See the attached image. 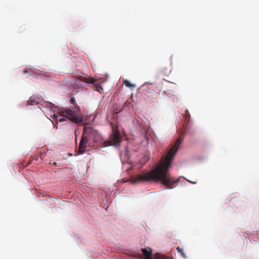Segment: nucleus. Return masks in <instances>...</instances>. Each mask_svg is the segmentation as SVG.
I'll use <instances>...</instances> for the list:
<instances>
[{
	"mask_svg": "<svg viewBox=\"0 0 259 259\" xmlns=\"http://www.w3.org/2000/svg\"><path fill=\"white\" fill-rule=\"evenodd\" d=\"M177 250L181 255L182 256H183V257H185V258L186 257V255L185 253H184V251L183 250V249L181 248H180V247H178L177 248Z\"/></svg>",
	"mask_w": 259,
	"mask_h": 259,
	"instance_id": "9",
	"label": "nucleus"
},
{
	"mask_svg": "<svg viewBox=\"0 0 259 259\" xmlns=\"http://www.w3.org/2000/svg\"><path fill=\"white\" fill-rule=\"evenodd\" d=\"M120 135L118 131H113V134L110 138V141L108 142L109 145L117 146L120 141Z\"/></svg>",
	"mask_w": 259,
	"mask_h": 259,
	"instance_id": "5",
	"label": "nucleus"
},
{
	"mask_svg": "<svg viewBox=\"0 0 259 259\" xmlns=\"http://www.w3.org/2000/svg\"><path fill=\"white\" fill-rule=\"evenodd\" d=\"M92 146V141L85 135H82L78 147V153L83 154L85 152V149L87 147Z\"/></svg>",
	"mask_w": 259,
	"mask_h": 259,
	"instance_id": "3",
	"label": "nucleus"
},
{
	"mask_svg": "<svg viewBox=\"0 0 259 259\" xmlns=\"http://www.w3.org/2000/svg\"><path fill=\"white\" fill-rule=\"evenodd\" d=\"M70 102L72 104H74V103H75V99L74 98H71L70 99Z\"/></svg>",
	"mask_w": 259,
	"mask_h": 259,
	"instance_id": "13",
	"label": "nucleus"
},
{
	"mask_svg": "<svg viewBox=\"0 0 259 259\" xmlns=\"http://www.w3.org/2000/svg\"><path fill=\"white\" fill-rule=\"evenodd\" d=\"M38 98L36 96H33L30 97L29 100L27 101V105H34L38 103Z\"/></svg>",
	"mask_w": 259,
	"mask_h": 259,
	"instance_id": "7",
	"label": "nucleus"
},
{
	"mask_svg": "<svg viewBox=\"0 0 259 259\" xmlns=\"http://www.w3.org/2000/svg\"><path fill=\"white\" fill-rule=\"evenodd\" d=\"M49 104L51 110L53 112H55L56 111V107L54 104H53L51 103H50Z\"/></svg>",
	"mask_w": 259,
	"mask_h": 259,
	"instance_id": "10",
	"label": "nucleus"
},
{
	"mask_svg": "<svg viewBox=\"0 0 259 259\" xmlns=\"http://www.w3.org/2000/svg\"><path fill=\"white\" fill-rule=\"evenodd\" d=\"M141 251L145 257V259H150L152 255V251L151 249L149 250L146 248H142Z\"/></svg>",
	"mask_w": 259,
	"mask_h": 259,
	"instance_id": "8",
	"label": "nucleus"
},
{
	"mask_svg": "<svg viewBox=\"0 0 259 259\" xmlns=\"http://www.w3.org/2000/svg\"><path fill=\"white\" fill-rule=\"evenodd\" d=\"M124 83L126 87H132V84H131V83L127 80H124Z\"/></svg>",
	"mask_w": 259,
	"mask_h": 259,
	"instance_id": "11",
	"label": "nucleus"
},
{
	"mask_svg": "<svg viewBox=\"0 0 259 259\" xmlns=\"http://www.w3.org/2000/svg\"><path fill=\"white\" fill-rule=\"evenodd\" d=\"M27 72H28V71H27V70H26H26H24L23 71V73H26Z\"/></svg>",
	"mask_w": 259,
	"mask_h": 259,
	"instance_id": "14",
	"label": "nucleus"
},
{
	"mask_svg": "<svg viewBox=\"0 0 259 259\" xmlns=\"http://www.w3.org/2000/svg\"><path fill=\"white\" fill-rule=\"evenodd\" d=\"M55 126L56 127V128H58V126H57V125L56 124L55 125Z\"/></svg>",
	"mask_w": 259,
	"mask_h": 259,
	"instance_id": "15",
	"label": "nucleus"
},
{
	"mask_svg": "<svg viewBox=\"0 0 259 259\" xmlns=\"http://www.w3.org/2000/svg\"><path fill=\"white\" fill-rule=\"evenodd\" d=\"M181 142L182 140L178 138L175 144L165 156L161 157L154 168L147 173L132 177L130 180L131 183L138 184L144 181H154L159 182L168 188H171L177 181L171 177L169 168Z\"/></svg>",
	"mask_w": 259,
	"mask_h": 259,
	"instance_id": "1",
	"label": "nucleus"
},
{
	"mask_svg": "<svg viewBox=\"0 0 259 259\" xmlns=\"http://www.w3.org/2000/svg\"><path fill=\"white\" fill-rule=\"evenodd\" d=\"M155 257L156 259H163V256L157 253L155 254Z\"/></svg>",
	"mask_w": 259,
	"mask_h": 259,
	"instance_id": "12",
	"label": "nucleus"
},
{
	"mask_svg": "<svg viewBox=\"0 0 259 259\" xmlns=\"http://www.w3.org/2000/svg\"><path fill=\"white\" fill-rule=\"evenodd\" d=\"M83 135H85L93 142L95 141V138L98 135V132L92 127L85 126L83 129Z\"/></svg>",
	"mask_w": 259,
	"mask_h": 259,
	"instance_id": "4",
	"label": "nucleus"
},
{
	"mask_svg": "<svg viewBox=\"0 0 259 259\" xmlns=\"http://www.w3.org/2000/svg\"><path fill=\"white\" fill-rule=\"evenodd\" d=\"M81 80V81H82L85 83H91V84H95L96 82V80L95 79H94L93 77H90V76L82 77Z\"/></svg>",
	"mask_w": 259,
	"mask_h": 259,
	"instance_id": "6",
	"label": "nucleus"
},
{
	"mask_svg": "<svg viewBox=\"0 0 259 259\" xmlns=\"http://www.w3.org/2000/svg\"><path fill=\"white\" fill-rule=\"evenodd\" d=\"M54 119L61 122L65 121V117L68 118L74 123L78 124L83 121L82 117L80 115V109L78 106L75 107L73 110L66 108L59 112V115L54 114Z\"/></svg>",
	"mask_w": 259,
	"mask_h": 259,
	"instance_id": "2",
	"label": "nucleus"
}]
</instances>
